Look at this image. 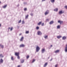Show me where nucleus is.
Listing matches in <instances>:
<instances>
[{
	"label": "nucleus",
	"instance_id": "f257e3e1",
	"mask_svg": "<svg viewBox=\"0 0 67 67\" xmlns=\"http://www.w3.org/2000/svg\"><path fill=\"white\" fill-rule=\"evenodd\" d=\"M36 52H38V51H40V47H38V46H37L36 47Z\"/></svg>",
	"mask_w": 67,
	"mask_h": 67
},
{
	"label": "nucleus",
	"instance_id": "f03ea898",
	"mask_svg": "<svg viewBox=\"0 0 67 67\" xmlns=\"http://www.w3.org/2000/svg\"><path fill=\"white\" fill-rule=\"evenodd\" d=\"M64 13V11L61 10L59 12V14H63V13Z\"/></svg>",
	"mask_w": 67,
	"mask_h": 67
},
{
	"label": "nucleus",
	"instance_id": "7ed1b4c3",
	"mask_svg": "<svg viewBox=\"0 0 67 67\" xmlns=\"http://www.w3.org/2000/svg\"><path fill=\"white\" fill-rule=\"evenodd\" d=\"M37 34L38 35H42V32L40 31H38L37 32Z\"/></svg>",
	"mask_w": 67,
	"mask_h": 67
},
{
	"label": "nucleus",
	"instance_id": "20e7f679",
	"mask_svg": "<svg viewBox=\"0 0 67 67\" xmlns=\"http://www.w3.org/2000/svg\"><path fill=\"white\" fill-rule=\"evenodd\" d=\"M45 52V49H42L41 50L42 53H44Z\"/></svg>",
	"mask_w": 67,
	"mask_h": 67
},
{
	"label": "nucleus",
	"instance_id": "39448f33",
	"mask_svg": "<svg viewBox=\"0 0 67 67\" xmlns=\"http://www.w3.org/2000/svg\"><path fill=\"white\" fill-rule=\"evenodd\" d=\"M49 10H47L46 12L45 13V15H47V14H48V13H49Z\"/></svg>",
	"mask_w": 67,
	"mask_h": 67
},
{
	"label": "nucleus",
	"instance_id": "423d86ee",
	"mask_svg": "<svg viewBox=\"0 0 67 67\" xmlns=\"http://www.w3.org/2000/svg\"><path fill=\"white\" fill-rule=\"evenodd\" d=\"M3 62V59H1L0 60V63L2 64Z\"/></svg>",
	"mask_w": 67,
	"mask_h": 67
},
{
	"label": "nucleus",
	"instance_id": "0eeeda50",
	"mask_svg": "<svg viewBox=\"0 0 67 67\" xmlns=\"http://www.w3.org/2000/svg\"><path fill=\"white\" fill-rule=\"evenodd\" d=\"M15 55L17 56H18L19 55V53H15Z\"/></svg>",
	"mask_w": 67,
	"mask_h": 67
},
{
	"label": "nucleus",
	"instance_id": "6e6552de",
	"mask_svg": "<svg viewBox=\"0 0 67 67\" xmlns=\"http://www.w3.org/2000/svg\"><path fill=\"white\" fill-rule=\"evenodd\" d=\"M66 38H67L65 36H63L62 37V40H65L66 39Z\"/></svg>",
	"mask_w": 67,
	"mask_h": 67
},
{
	"label": "nucleus",
	"instance_id": "1a4fd4ad",
	"mask_svg": "<svg viewBox=\"0 0 67 67\" xmlns=\"http://www.w3.org/2000/svg\"><path fill=\"white\" fill-rule=\"evenodd\" d=\"M48 64V63H47V62L43 66L44 67H46V66H47Z\"/></svg>",
	"mask_w": 67,
	"mask_h": 67
},
{
	"label": "nucleus",
	"instance_id": "9d476101",
	"mask_svg": "<svg viewBox=\"0 0 67 67\" xmlns=\"http://www.w3.org/2000/svg\"><path fill=\"white\" fill-rule=\"evenodd\" d=\"M24 46H25V45L23 44H21L20 46V47H24Z\"/></svg>",
	"mask_w": 67,
	"mask_h": 67
},
{
	"label": "nucleus",
	"instance_id": "9b49d317",
	"mask_svg": "<svg viewBox=\"0 0 67 67\" xmlns=\"http://www.w3.org/2000/svg\"><path fill=\"white\" fill-rule=\"evenodd\" d=\"M59 50H58L56 51H55V53H59Z\"/></svg>",
	"mask_w": 67,
	"mask_h": 67
},
{
	"label": "nucleus",
	"instance_id": "f8f14e48",
	"mask_svg": "<svg viewBox=\"0 0 67 67\" xmlns=\"http://www.w3.org/2000/svg\"><path fill=\"white\" fill-rule=\"evenodd\" d=\"M24 39V37H21V39L20 40V41H23V39Z\"/></svg>",
	"mask_w": 67,
	"mask_h": 67
},
{
	"label": "nucleus",
	"instance_id": "ddd939ff",
	"mask_svg": "<svg viewBox=\"0 0 67 67\" xmlns=\"http://www.w3.org/2000/svg\"><path fill=\"white\" fill-rule=\"evenodd\" d=\"M53 23H54L53 21H51L49 23V24H53Z\"/></svg>",
	"mask_w": 67,
	"mask_h": 67
},
{
	"label": "nucleus",
	"instance_id": "4468645a",
	"mask_svg": "<svg viewBox=\"0 0 67 67\" xmlns=\"http://www.w3.org/2000/svg\"><path fill=\"white\" fill-rule=\"evenodd\" d=\"M42 21L39 22V23L38 24V25H40L42 24Z\"/></svg>",
	"mask_w": 67,
	"mask_h": 67
},
{
	"label": "nucleus",
	"instance_id": "2eb2a0df",
	"mask_svg": "<svg viewBox=\"0 0 67 67\" xmlns=\"http://www.w3.org/2000/svg\"><path fill=\"white\" fill-rule=\"evenodd\" d=\"M61 37H62V36H57V38L59 39L61 38Z\"/></svg>",
	"mask_w": 67,
	"mask_h": 67
},
{
	"label": "nucleus",
	"instance_id": "dca6fc26",
	"mask_svg": "<svg viewBox=\"0 0 67 67\" xmlns=\"http://www.w3.org/2000/svg\"><path fill=\"white\" fill-rule=\"evenodd\" d=\"M60 25H58L57 27V29H60Z\"/></svg>",
	"mask_w": 67,
	"mask_h": 67
},
{
	"label": "nucleus",
	"instance_id": "f3484780",
	"mask_svg": "<svg viewBox=\"0 0 67 67\" xmlns=\"http://www.w3.org/2000/svg\"><path fill=\"white\" fill-rule=\"evenodd\" d=\"M3 57H4V56H3V55H2V54H0V57H1V58H2Z\"/></svg>",
	"mask_w": 67,
	"mask_h": 67
},
{
	"label": "nucleus",
	"instance_id": "a211bd4d",
	"mask_svg": "<svg viewBox=\"0 0 67 67\" xmlns=\"http://www.w3.org/2000/svg\"><path fill=\"white\" fill-rule=\"evenodd\" d=\"M29 15H27L26 16L25 19H27L28 17H29Z\"/></svg>",
	"mask_w": 67,
	"mask_h": 67
},
{
	"label": "nucleus",
	"instance_id": "6ab92c4d",
	"mask_svg": "<svg viewBox=\"0 0 67 67\" xmlns=\"http://www.w3.org/2000/svg\"><path fill=\"white\" fill-rule=\"evenodd\" d=\"M44 37L45 38V39H47L48 37V36H44Z\"/></svg>",
	"mask_w": 67,
	"mask_h": 67
},
{
	"label": "nucleus",
	"instance_id": "aec40b11",
	"mask_svg": "<svg viewBox=\"0 0 67 67\" xmlns=\"http://www.w3.org/2000/svg\"><path fill=\"white\" fill-rule=\"evenodd\" d=\"M54 11L57 12L58 11V9L56 8V9H54Z\"/></svg>",
	"mask_w": 67,
	"mask_h": 67
},
{
	"label": "nucleus",
	"instance_id": "412c9836",
	"mask_svg": "<svg viewBox=\"0 0 67 67\" xmlns=\"http://www.w3.org/2000/svg\"><path fill=\"white\" fill-rule=\"evenodd\" d=\"M7 7V5H4L3 7V8H6V7Z\"/></svg>",
	"mask_w": 67,
	"mask_h": 67
},
{
	"label": "nucleus",
	"instance_id": "4be33fe9",
	"mask_svg": "<svg viewBox=\"0 0 67 67\" xmlns=\"http://www.w3.org/2000/svg\"><path fill=\"white\" fill-rule=\"evenodd\" d=\"M0 46H1L2 48H3L4 46H3V45H2L1 44H0Z\"/></svg>",
	"mask_w": 67,
	"mask_h": 67
},
{
	"label": "nucleus",
	"instance_id": "5701e85b",
	"mask_svg": "<svg viewBox=\"0 0 67 67\" xmlns=\"http://www.w3.org/2000/svg\"><path fill=\"white\" fill-rule=\"evenodd\" d=\"M51 1L52 3H53L55 2V0H51Z\"/></svg>",
	"mask_w": 67,
	"mask_h": 67
},
{
	"label": "nucleus",
	"instance_id": "b1692460",
	"mask_svg": "<svg viewBox=\"0 0 67 67\" xmlns=\"http://www.w3.org/2000/svg\"><path fill=\"white\" fill-rule=\"evenodd\" d=\"M24 60H21V63H24Z\"/></svg>",
	"mask_w": 67,
	"mask_h": 67
},
{
	"label": "nucleus",
	"instance_id": "393cba45",
	"mask_svg": "<svg viewBox=\"0 0 67 67\" xmlns=\"http://www.w3.org/2000/svg\"><path fill=\"white\" fill-rule=\"evenodd\" d=\"M29 33V31H26V34H28V33Z\"/></svg>",
	"mask_w": 67,
	"mask_h": 67
},
{
	"label": "nucleus",
	"instance_id": "a878e982",
	"mask_svg": "<svg viewBox=\"0 0 67 67\" xmlns=\"http://www.w3.org/2000/svg\"><path fill=\"white\" fill-rule=\"evenodd\" d=\"M24 23H25V22H24V20H23L22 21V24H24Z\"/></svg>",
	"mask_w": 67,
	"mask_h": 67
},
{
	"label": "nucleus",
	"instance_id": "bb28decb",
	"mask_svg": "<svg viewBox=\"0 0 67 67\" xmlns=\"http://www.w3.org/2000/svg\"><path fill=\"white\" fill-rule=\"evenodd\" d=\"M36 29L37 30H38V29H39V27L38 26L37 27H36Z\"/></svg>",
	"mask_w": 67,
	"mask_h": 67
},
{
	"label": "nucleus",
	"instance_id": "cd10ccee",
	"mask_svg": "<svg viewBox=\"0 0 67 67\" xmlns=\"http://www.w3.org/2000/svg\"><path fill=\"white\" fill-rule=\"evenodd\" d=\"M11 59L12 60H14V59H13V58L12 57H11Z\"/></svg>",
	"mask_w": 67,
	"mask_h": 67
},
{
	"label": "nucleus",
	"instance_id": "c85d7f7f",
	"mask_svg": "<svg viewBox=\"0 0 67 67\" xmlns=\"http://www.w3.org/2000/svg\"><path fill=\"white\" fill-rule=\"evenodd\" d=\"M46 21H47V22L49 21V19H48L46 20Z\"/></svg>",
	"mask_w": 67,
	"mask_h": 67
},
{
	"label": "nucleus",
	"instance_id": "c756f323",
	"mask_svg": "<svg viewBox=\"0 0 67 67\" xmlns=\"http://www.w3.org/2000/svg\"><path fill=\"white\" fill-rule=\"evenodd\" d=\"M21 22V20H20L19 21L18 23H20Z\"/></svg>",
	"mask_w": 67,
	"mask_h": 67
},
{
	"label": "nucleus",
	"instance_id": "7c9ffc66",
	"mask_svg": "<svg viewBox=\"0 0 67 67\" xmlns=\"http://www.w3.org/2000/svg\"><path fill=\"white\" fill-rule=\"evenodd\" d=\"M57 66H58V64H56V65H55V67H57Z\"/></svg>",
	"mask_w": 67,
	"mask_h": 67
},
{
	"label": "nucleus",
	"instance_id": "2f4dec72",
	"mask_svg": "<svg viewBox=\"0 0 67 67\" xmlns=\"http://www.w3.org/2000/svg\"><path fill=\"white\" fill-rule=\"evenodd\" d=\"M24 11H26V10H27V9L26 8H25L24 9Z\"/></svg>",
	"mask_w": 67,
	"mask_h": 67
},
{
	"label": "nucleus",
	"instance_id": "473e14b6",
	"mask_svg": "<svg viewBox=\"0 0 67 67\" xmlns=\"http://www.w3.org/2000/svg\"><path fill=\"white\" fill-rule=\"evenodd\" d=\"M60 24H62V23H63V21H61L60 22Z\"/></svg>",
	"mask_w": 67,
	"mask_h": 67
},
{
	"label": "nucleus",
	"instance_id": "72a5a7b5",
	"mask_svg": "<svg viewBox=\"0 0 67 67\" xmlns=\"http://www.w3.org/2000/svg\"><path fill=\"white\" fill-rule=\"evenodd\" d=\"M30 15H31V16H33V14L31 13V14H30Z\"/></svg>",
	"mask_w": 67,
	"mask_h": 67
},
{
	"label": "nucleus",
	"instance_id": "f704fd0d",
	"mask_svg": "<svg viewBox=\"0 0 67 67\" xmlns=\"http://www.w3.org/2000/svg\"><path fill=\"white\" fill-rule=\"evenodd\" d=\"M42 26H44V23H43L42 25H41Z\"/></svg>",
	"mask_w": 67,
	"mask_h": 67
},
{
	"label": "nucleus",
	"instance_id": "c9c22d12",
	"mask_svg": "<svg viewBox=\"0 0 67 67\" xmlns=\"http://www.w3.org/2000/svg\"><path fill=\"white\" fill-rule=\"evenodd\" d=\"M29 58V56L28 55L27 56V59L28 58Z\"/></svg>",
	"mask_w": 67,
	"mask_h": 67
},
{
	"label": "nucleus",
	"instance_id": "e433bc0d",
	"mask_svg": "<svg viewBox=\"0 0 67 67\" xmlns=\"http://www.w3.org/2000/svg\"><path fill=\"white\" fill-rule=\"evenodd\" d=\"M17 56H18L17 58H18V59H20V57H19V55Z\"/></svg>",
	"mask_w": 67,
	"mask_h": 67
},
{
	"label": "nucleus",
	"instance_id": "4c0bfd02",
	"mask_svg": "<svg viewBox=\"0 0 67 67\" xmlns=\"http://www.w3.org/2000/svg\"><path fill=\"white\" fill-rule=\"evenodd\" d=\"M61 21L60 20H59L58 21V23H60Z\"/></svg>",
	"mask_w": 67,
	"mask_h": 67
},
{
	"label": "nucleus",
	"instance_id": "58836bf2",
	"mask_svg": "<svg viewBox=\"0 0 67 67\" xmlns=\"http://www.w3.org/2000/svg\"><path fill=\"white\" fill-rule=\"evenodd\" d=\"M13 30V27H12L11 29H10V31H12Z\"/></svg>",
	"mask_w": 67,
	"mask_h": 67
},
{
	"label": "nucleus",
	"instance_id": "ea45409f",
	"mask_svg": "<svg viewBox=\"0 0 67 67\" xmlns=\"http://www.w3.org/2000/svg\"><path fill=\"white\" fill-rule=\"evenodd\" d=\"M35 60H34L32 62V63H34V62H35Z\"/></svg>",
	"mask_w": 67,
	"mask_h": 67
},
{
	"label": "nucleus",
	"instance_id": "a19ab883",
	"mask_svg": "<svg viewBox=\"0 0 67 67\" xmlns=\"http://www.w3.org/2000/svg\"><path fill=\"white\" fill-rule=\"evenodd\" d=\"M65 8L66 9H67V6H65Z\"/></svg>",
	"mask_w": 67,
	"mask_h": 67
},
{
	"label": "nucleus",
	"instance_id": "79ce46f5",
	"mask_svg": "<svg viewBox=\"0 0 67 67\" xmlns=\"http://www.w3.org/2000/svg\"><path fill=\"white\" fill-rule=\"evenodd\" d=\"M52 60H53V58H52L50 60V61H52Z\"/></svg>",
	"mask_w": 67,
	"mask_h": 67
},
{
	"label": "nucleus",
	"instance_id": "37998d69",
	"mask_svg": "<svg viewBox=\"0 0 67 67\" xmlns=\"http://www.w3.org/2000/svg\"><path fill=\"white\" fill-rule=\"evenodd\" d=\"M50 47H53V45H51L50 46Z\"/></svg>",
	"mask_w": 67,
	"mask_h": 67
},
{
	"label": "nucleus",
	"instance_id": "c03bdc74",
	"mask_svg": "<svg viewBox=\"0 0 67 67\" xmlns=\"http://www.w3.org/2000/svg\"><path fill=\"white\" fill-rule=\"evenodd\" d=\"M45 1V0H42V1Z\"/></svg>",
	"mask_w": 67,
	"mask_h": 67
},
{
	"label": "nucleus",
	"instance_id": "a18cd8bd",
	"mask_svg": "<svg viewBox=\"0 0 67 67\" xmlns=\"http://www.w3.org/2000/svg\"><path fill=\"white\" fill-rule=\"evenodd\" d=\"M21 34H20L19 35V36H20V35H21Z\"/></svg>",
	"mask_w": 67,
	"mask_h": 67
},
{
	"label": "nucleus",
	"instance_id": "49530a36",
	"mask_svg": "<svg viewBox=\"0 0 67 67\" xmlns=\"http://www.w3.org/2000/svg\"><path fill=\"white\" fill-rule=\"evenodd\" d=\"M10 27H9L8 28V30H10Z\"/></svg>",
	"mask_w": 67,
	"mask_h": 67
},
{
	"label": "nucleus",
	"instance_id": "de8ad7c7",
	"mask_svg": "<svg viewBox=\"0 0 67 67\" xmlns=\"http://www.w3.org/2000/svg\"><path fill=\"white\" fill-rule=\"evenodd\" d=\"M20 67V65H18V67Z\"/></svg>",
	"mask_w": 67,
	"mask_h": 67
},
{
	"label": "nucleus",
	"instance_id": "09e8293b",
	"mask_svg": "<svg viewBox=\"0 0 67 67\" xmlns=\"http://www.w3.org/2000/svg\"><path fill=\"white\" fill-rule=\"evenodd\" d=\"M1 25L0 24V27H1Z\"/></svg>",
	"mask_w": 67,
	"mask_h": 67
},
{
	"label": "nucleus",
	"instance_id": "8fccbe9b",
	"mask_svg": "<svg viewBox=\"0 0 67 67\" xmlns=\"http://www.w3.org/2000/svg\"><path fill=\"white\" fill-rule=\"evenodd\" d=\"M25 4H26V3H24Z\"/></svg>",
	"mask_w": 67,
	"mask_h": 67
},
{
	"label": "nucleus",
	"instance_id": "3c124183",
	"mask_svg": "<svg viewBox=\"0 0 67 67\" xmlns=\"http://www.w3.org/2000/svg\"><path fill=\"white\" fill-rule=\"evenodd\" d=\"M1 3V2L0 1V3Z\"/></svg>",
	"mask_w": 67,
	"mask_h": 67
},
{
	"label": "nucleus",
	"instance_id": "603ef678",
	"mask_svg": "<svg viewBox=\"0 0 67 67\" xmlns=\"http://www.w3.org/2000/svg\"><path fill=\"white\" fill-rule=\"evenodd\" d=\"M23 1L24 0H22Z\"/></svg>",
	"mask_w": 67,
	"mask_h": 67
}]
</instances>
